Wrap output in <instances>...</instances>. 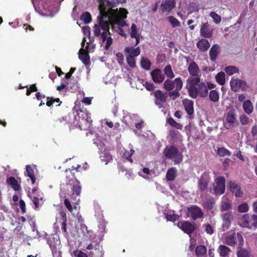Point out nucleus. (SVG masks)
Wrapping results in <instances>:
<instances>
[{"instance_id":"nucleus-29","label":"nucleus","mask_w":257,"mask_h":257,"mask_svg":"<svg viewBox=\"0 0 257 257\" xmlns=\"http://www.w3.org/2000/svg\"><path fill=\"white\" fill-rule=\"evenodd\" d=\"M128 13L127 10L124 8H119L118 10L117 9V13L113 14L112 15V17H110L108 18H119L121 19H125L127 17V14Z\"/></svg>"},{"instance_id":"nucleus-28","label":"nucleus","mask_w":257,"mask_h":257,"mask_svg":"<svg viewBox=\"0 0 257 257\" xmlns=\"http://www.w3.org/2000/svg\"><path fill=\"white\" fill-rule=\"evenodd\" d=\"M217 250L221 257H227L231 252V249L224 245H220Z\"/></svg>"},{"instance_id":"nucleus-19","label":"nucleus","mask_w":257,"mask_h":257,"mask_svg":"<svg viewBox=\"0 0 257 257\" xmlns=\"http://www.w3.org/2000/svg\"><path fill=\"white\" fill-rule=\"evenodd\" d=\"M229 190L234 194L237 197H240L243 195V192L238 184L233 181H229L228 183Z\"/></svg>"},{"instance_id":"nucleus-42","label":"nucleus","mask_w":257,"mask_h":257,"mask_svg":"<svg viewBox=\"0 0 257 257\" xmlns=\"http://www.w3.org/2000/svg\"><path fill=\"white\" fill-rule=\"evenodd\" d=\"M141 65L144 70H149L151 67V62L148 58L143 57L142 58Z\"/></svg>"},{"instance_id":"nucleus-23","label":"nucleus","mask_w":257,"mask_h":257,"mask_svg":"<svg viewBox=\"0 0 257 257\" xmlns=\"http://www.w3.org/2000/svg\"><path fill=\"white\" fill-rule=\"evenodd\" d=\"M233 216L231 212H226L222 216V227L224 229H228L231 225V220Z\"/></svg>"},{"instance_id":"nucleus-41","label":"nucleus","mask_w":257,"mask_h":257,"mask_svg":"<svg viewBox=\"0 0 257 257\" xmlns=\"http://www.w3.org/2000/svg\"><path fill=\"white\" fill-rule=\"evenodd\" d=\"M164 72L166 76L169 79H173L175 77L174 74L170 65H168L165 67L164 68Z\"/></svg>"},{"instance_id":"nucleus-34","label":"nucleus","mask_w":257,"mask_h":257,"mask_svg":"<svg viewBox=\"0 0 257 257\" xmlns=\"http://www.w3.org/2000/svg\"><path fill=\"white\" fill-rule=\"evenodd\" d=\"M243 108L245 112L248 114L251 113L253 111V105L250 100H246L243 103Z\"/></svg>"},{"instance_id":"nucleus-51","label":"nucleus","mask_w":257,"mask_h":257,"mask_svg":"<svg viewBox=\"0 0 257 257\" xmlns=\"http://www.w3.org/2000/svg\"><path fill=\"white\" fill-rule=\"evenodd\" d=\"M231 207V204L228 201H223L221 203L220 211L223 212L230 209Z\"/></svg>"},{"instance_id":"nucleus-40","label":"nucleus","mask_w":257,"mask_h":257,"mask_svg":"<svg viewBox=\"0 0 257 257\" xmlns=\"http://www.w3.org/2000/svg\"><path fill=\"white\" fill-rule=\"evenodd\" d=\"M217 154L222 157L231 156L230 152L224 147L218 148L217 151Z\"/></svg>"},{"instance_id":"nucleus-57","label":"nucleus","mask_w":257,"mask_h":257,"mask_svg":"<svg viewBox=\"0 0 257 257\" xmlns=\"http://www.w3.org/2000/svg\"><path fill=\"white\" fill-rule=\"evenodd\" d=\"M205 231L208 234H212L214 233L213 227L209 224H205Z\"/></svg>"},{"instance_id":"nucleus-13","label":"nucleus","mask_w":257,"mask_h":257,"mask_svg":"<svg viewBox=\"0 0 257 257\" xmlns=\"http://www.w3.org/2000/svg\"><path fill=\"white\" fill-rule=\"evenodd\" d=\"M210 180V178L209 173L204 172L202 174L198 183V188L201 192H203L207 190Z\"/></svg>"},{"instance_id":"nucleus-7","label":"nucleus","mask_w":257,"mask_h":257,"mask_svg":"<svg viewBox=\"0 0 257 257\" xmlns=\"http://www.w3.org/2000/svg\"><path fill=\"white\" fill-rule=\"evenodd\" d=\"M241 221L243 227L248 229H255L257 228V215L246 213L242 215Z\"/></svg>"},{"instance_id":"nucleus-53","label":"nucleus","mask_w":257,"mask_h":257,"mask_svg":"<svg viewBox=\"0 0 257 257\" xmlns=\"http://www.w3.org/2000/svg\"><path fill=\"white\" fill-rule=\"evenodd\" d=\"M72 190L73 194H75L77 196L80 195L81 190V187L78 182L77 184L73 185Z\"/></svg>"},{"instance_id":"nucleus-62","label":"nucleus","mask_w":257,"mask_h":257,"mask_svg":"<svg viewBox=\"0 0 257 257\" xmlns=\"http://www.w3.org/2000/svg\"><path fill=\"white\" fill-rule=\"evenodd\" d=\"M116 60L118 64L121 65L124 60L123 55L122 53H117L116 54Z\"/></svg>"},{"instance_id":"nucleus-1","label":"nucleus","mask_w":257,"mask_h":257,"mask_svg":"<svg viewBox=\"0 0 257 257\" xmlns=\"http://www.w3.org/2000/svg\"><path fill=\"white\" fill-rule=\"evenodd\" d=\"M186 87L189 96L193 98H196L198 96L205 98L208 94L207 87L204 82L201 81L200 77L195 78H189L187 80Z\"/></svg>"},{"instance_id":"nucleus-16","label":"nucleus","mask_w":257,"mask_h":257,"mask_svg":"<svg viewBox=\"0 0 257 257\" xmlns=\"http://www.w3.org/2000/svg\"><path fill=\"white\" fill-rule=\"evenodd\" d=\"M175 0H165L161 4V8L163 12L170 13L175 7Z\"/></svg>"},{"instance_id":"nucleus-45","label":"nucleus","mask_w":257,"mask_h":257,"mask_svg":"<svg viewBox=\"0 0 257 257\" xmlns=\"http://www.w3.org/2000/svg\"><path fill=\"white\" fill-rule=\"evenodd\" d=\"M225 71L227 75H231L234 73H238L239 70L234 66H229L225 68Z\"/></svg>"},{"instance_id":"nucleus-63","label":"nucleus","mask_w":257,"mask_h":257,"mask_svg":"<svg viewBox=\"0 0 257 257\" xmlns=\"http://www.w3.org/2000/svg\"><path fill=\"white\" fill-rule=\"evenodd\" d=\"M113 39L110 36H108L107 39L106 41V44L104 46V49L107 50L110 46L112 45Z\"/></svg>"},{"instance_id":"nucleus-47","label":"nucleus","mask_w":257,"mask_h":257,"mask_svg":"<svg viewBox=\"0 0 257 257\" xmlns=\"http://www.w3.org/2000/svg\"><path fill=\"white\" fill-rule=\"evenodd\" d=\"M168 123L172 127H175L177 129L181 130L182 125L176 122L172 117H170L168 119Z\"/></svg>"},{"instance_id":"nucleus-37","label":"nucleus","mask_w":257,"mask_h":257,"mask_svg":"<svg viewBox=\"0 0 257 257\" xmlns=\"http://www.w3.org/2000/svg\"><path fill=\"white\" fill-rule=\"evenodd\" d=\"M239 79L232 78L230 82L231 90L234 92H237L240 89V85L239 84Z\"/></svg>"},{"instance_id":"nucleus-4","label":"nucleus","mask_w":257,"mask_h":257,"mask_svg":"<svg viewBox=\"0 0 257 257\" xmlns=\"http://www.w3.org/2000/svg\"><path fill=\"white\" fill-rule=\"evenodd\" d=\"M75 119L81 130H86L91 126L92 120L89 114L81 108L77 111Z\"/></svg>"},{"instance_id":"nucleus-55","label":"nucleus","mask_w":257,"mask_h":257,"mask_svg":"<svg viewBox=\"0 0 257 257\" xmlns=\"http://www.w3.org/2000/svg\"><path fill=\"white\" fill-rule=\"evenodd\" d=\"M73 254L75 257H88L86 253L78 249L74 250L73 251Z\"/></svg>"},{"instance_id":"nucleus-36","label":"nucleus","mask_w":257,"mask_h":257,"mask_svg":"<svg viewBox=\"0 0 257 257\" xmlns=\"http://www.w3.org/2000/svg\"><path fill=\"white\" fill-rule=\"evenodd\" d=\"M207 252V249L204 245H198L195 249V254L197 257H203Z\"/></svg>"},{"instance_id":"nucleus-8","label":"nucleus","mask_w":257,"mask_h":257,"mask_svg":"<svg viewBox=\"0 0 257 257\" xmlns=\"http://www.w3.org/2000/svg\"><path fill=\"white\" fill-rule=\"evenodd\" d=\"M86 249L89 250L88 253L90 257H103L102 247L98 242L92 241L87 246Z\"/></svg>"},{"instance_id":"nucleus-30","label":"nucleus","mask_w":257,"mask_h":257,"mask_svg":"<svg viewBox=\"0 0 257 257\" xmlns=\"http://www.w3.org/2000/svg\"><path fill=\"white\" fill-rule=\"evenodd\" d=\"M177 170L175 167L169 169L166 173V179L168 181H174L177 176Z\"/></svg>"},{"instance_id":"nucleus-48","label":"nucleus","mask_w":257,"mask_h":257,"mask_svg":"<svg viewBox=\"0 0 257 257\" xmlns=\"http://www.w3.org/2000/svg\"><path fill=\"white\" fill-rule=\"evenodd\" d=\"M167 19L173 28L180 26V22L174 17L170 16L168 17Z\"/></svg>"},{"instance_id":"nucleus-39","label":"nucleus","mask_w":257,"mask_h":257,"mask_svg":"<svg viewBox=\"0 0 257 257\" xmlns=\"http://www.w3.org/2000/svg\"><path fill=\"white\" fill-rule=\"evenodd\" d=\"M81 54L79 55V58L82 61L85 65H88L90 63V57L88 53L84 51L80 52Z\"/></svg>"},{"instance_id":"nucleus-25","label":"nucleus","mask_w":257,"mask_h":257,"mask_svg":"<svg viewBox=\"0 0 257 257\" xmlns=\"http://www.w3.org/2000/svg\"><path fill=\"white\" fill-rule=\"evenodd\" d=\"M6 183L8 185H10L11 187L16 191H18L21 190V185L16 178L11 176L6 180Z\"/></svg>"},{"instance_id":"nucleus-21","label":"nucleus","mask_w":257,"mask_h":257,"mask_svg":"<svg viewBox=\"0 0 257 257\" xmlns=\"http://www.w3.org/2000/svg\"><path fill=\"white\" fill-rule=\"evenodd\" d=\"M182 104L187 114L191 116L194 114V102L192 100L185 99L182 101Z\"/></svg>"},{"instance_id":"nucleus-33","label":"nucleus","mask_w":257,"mask_h":257,"mask_svg":"<svg viewBox=\"0 0 257 257\" xmlns=\"http://www.w3.org/2000/svg\"><path fill=\"white\" fill-rule=\"evenodd\" d=\"M25 174L31 178L32 183L34 184L36 182V177L34 174V169L31 165H27L26 166Z\"/></svg>"},{"instance_id":"nucleus-46","label":"nucleus","mask_w":257,"mask_h":257,"mask_svg":"<svg viewBox=\"0 0 257 257\" xmlns=\"http://www.w3.org/2000/svg\"><path fill=\"white\" fill-rule=\"evenodd\" d=\"M165 217L167 221L175 222L179 219L180 216L174 213H168L165 214Z\"/></svg>"},{"instance_id":"nucleus-35","label":"nucleus","mask_w":257,"mask_h":257,"mask_svg":"<svg viewBox=\"0 0 257 257\" xmlns=\"http://www.w3.org/2000/svg\"><path fill=\"white\" fill-rule=\"evenodd\" d=\"M236 254L237 257H250V252L249 249L243 247H237Z\"/></svg>"},{"instance_id":"nucleus-54","label":"nucleus","mask_w":257,"mask_h":257,"mask_svg":"<svg viewBox=\"0 0 257 257\" xmlns=\"http://www.w3.org/2000/svg\"><path fill=\"white\" fill-rule=\"evenodd\" d=\"M180 133L178 131L171 130L169 132V136L172 140H176L179 138Z\"/></svg>"},{"instance_id":"nucleus-12","label":"nucleus","mask_w":257,"mask_h":257,"mask_svg":"<svg viewBox=\"0 0 257 257\" xmlns=\"http://www.w3.org/2000/svg\"><path fill=\"white\" fill-rule=\"evenodd\" d=\"M188 216L190 217L193 220L201 218L203 216V212L201 208L197 205H192L188 208Z\"/></svg>"},{"instance_id":"nucleus-5","label":"nucleus","mask_w":257,"mask_h":257,"mask_svg":"<svg viewBox=\"0 0 257 257\" xmlns=\"http://www.w3.org/2000/svg\"><path fill=\"white\" fill-rule=\"evenodd\" d=\"M163 154L168 159H175V164H179L182 161V154L179 153L178 149L174 146H167L164 150Z\"/></svg>"},{"instance_id":"nucleus-44","label":"nucleus","mask_w":257,"mask_h":257,"mask_svg":"<svg viewBox=\"0 0 257 257\" xmlns=\"http://www.w3.org/2000/svg\"><path fill=\"white\" fill-rule=\"evenodd\" d=\"M80 19L85 24H89L92 20L91 16L88 12L83 13L81 15Z\"/></svg>"},{"instance_id":"nucleus-24","label":"nucleus","mask_w":257,"mask_h":257,"mask_svg":"<svg viewBox=\"0 0 257 257\" xmlns=\"http://www.w3.org/2000/svg\"><path fill=\"white\" fill-rule=\"evenodd\" d=\"M220 51V47L217 44L213 45L209 51V57L212 62H215Z\"/></svg>"},{"instance_id":"nucleus-58","label":"nucleus","mask_w":257,"mask_h":257,"mask_svg":"<svg viewBox=\"0 0 257 257\" xmlns=\"http://www.w3.org/2000/svg\"><path fill=\"white\" fill-rule=\"evenodd\" d=\"M239 120L242 125H245L248 123L249 119L247 116L244 114H242L240 115Z\"/></svg>"},{"instance_id":"nucleus-26","label":"nucleus","mask_w":257,"mask_h":257,"mask_svg":"<svg viewBox=\"0 0 257 257\" xmlns=\"http://www.w3.org/2000/svg\"><path fill=\"white\" fill-rule=\"evenodd\" d=\"M197 47L202 52H205L210 47V43L206 39H201L196 44Z\"/></svg>"},{"instance_id":"nucleus-50","label":"nucleus","mask_w":257,"mask_h":257,"mask_svg":"<svg viewBox=\"0 0 257 257\" xmlns=\"http://www.w3.org/2000/svg\"><path fill=\"white\" fill-rule=\"evenodd\" d=\"M249 207L247 203L244 202L240 204L238 207V211L240 213H246L248 212Z\"/></svg>"},{"instance_id":"nucleus-3","label":"nucleus","mask_w":257,"mask_h":257,"mask_svg":"<svg viewBox=\"0 0 257 257\" xmlns=\"http://www.w3.org/2000/svg\"><path fill=\"white\" fill-rule=\"evenodd\" d=\"M98 24L94 26L93 31L94 36L100 37L102 42L104 43L107 39L108 35H110L109 32L110 23L102 19H98Z\"/></svg>"},{"instance_id":"nucleus-64","label":"nucleus","mask_w":257,"mask_h":257,"mask_svg":"<svg viewBox=\"0 0 257 257\" xmlns=\"http://www.w3.org/2000/svg\"><path fill=\"white\" fill-rule=\"evenodd\" d=\"M135 153V151L133 150H131L130 151V153H127L126 152L124 154V155L125 156V158L126 159L130 161L131 163L133 162V160L131 158H132V156L134 154V153Z\"/></svg>"},{"instance_id":"nucleus-38","label":"nucleus","mask_w":257,"mask_h":257,"mask_svg":"<svg viewBox=\"0 0 257 257\" xmlns=\"http://www.w3.org/2000/svg\"><path fill=\"white\" fill-rule=\"evenodd\" d=\"M216 81L220 85H223L225 82V75L224 72H220L215 76Z\"/></svg>"},{"instance_id":"nucleus-15","label":"nucleus","mask_w":257,"mask_h":257,"mask_svg":"<svg viewBox=\"0 0 257 257\" xmlns=\"http://www.w3.org/2000/svg\"><path fill=\"white\" fill-rule=\"evenodd\" d=\"M152 80L155 83H161L165 79V76L160 69H155L151 72Z\"/></svg>"},{"instance_id":"nucleus-18","label":"nucleus","mask_w":257,"mask_h":257,"mask_svg":"<svg viewBox=\"0 0 257 257\" xmlns=\"http://www.w3.org/2000/svg\"><path fill=\"white\" fill-rule=\"evenodd\" d=\"M178 226L182 231L189 235L192 234L195 229V226L188 221H183L181 222L180 226L179 225Z\"/></svg>"},{"instance_id":"nucleus-49","label":"nucleus","mask_w":257,"mask_h":257,"mask_svg":"<svg viewBox=\"0 0 257 257\" xmlns=\"http://www.w3.org/2000/svg\"><path fill=\"white\" fill-rule=\"evenodd\" d=\"M126 60L127 64L131 68H135L136 67V60L135 57L132 56H126Z\"/></svg>"},{"instance_id":"nucleus-6","label":"nucleus","mask_w":257,"mask_h":257,"mask_svg":"<svg viewBox=\"0 0 257 257\" xmlns=\"http://www.w3.org/2000/svg\"><path fill=\"white\" fill-rule=\"evenodd\" d=\"M225 243L229 246H234L237 244V247H243L244 240L240 233H233L228 234L225 238Z\"/></svg>"},{"instance_id":"nucleus-20","label":"nucleus","mask_w":257,"mask_h":257,"mask_svg":"<svg viewBox=\"0 0 257 257\" xmlns=\"http://www.w3.org/2000/svg\"><path fill=\"white\" fill-rule=\"evenodd\" d=\"M201 35L207 38H209L212 36V30L210 28V25L208 23H204L202 25L200 29Z\"/></svg>"},{"instance_id":"nucleus-2","label":"nucleus","mask_w":257,"mask_h":257,"mask_svg":"<svg viewBox=\"0 0 257 257\" xmlns=\"http://www.w3.org/2000/svg\"><path fill=\"white\" fill-rule=\"evenodd\" d=\"M119 3V0H100L99 6V17L102 20L112 17V15L117 12V8L113 9Z\"/></svg>"},{"instance_id":"nucleus-27","label":"nucleus","mask_w":257,"mask_h":257,"mask_svg":"<svg viewBox=\"0 0 257 257\" xmlns=\"http://www.w3.org/2000/svg\"><path fill=\"white\" fill-rule=\"evenodd\" d=\"M130 30V36L131 37V38H134L136 39L135 46H137L139 44L140 39L139 35L138 34L136 25L135 24H133L131 27Z\"/></svg>"},{"instance_id":"nucleus-22","label":"nucleus","mask_w":257,"mask_h":257,"mask_svg":"<svg viewBox=\"0 0 257 257\" xmlns=\"http://www.w3.org/2000/svg\"><path fill=\"white\" fill-rule=\"evenodd\" d=\"M124 53L126 56L136 57L140 54L141 49L139 47L137 48H135L134 47H127L124 49Z\"/></svg>"},{"instance_id":"nucleus-17","label":"nucleus","mask_w":257,"mask_h":257,"mask_svg":"<svg viewBox=\"0 0 257 257\" xmlns=\"http://www.w3.org/2000/svg\"><path fill=\"white\" fill-rule=\"evenodd\" d=\"M188 71L190 75L192 77L190 78H195L197 77H200V75H199L200 73V69L196 64V63L194 61H192L188 67Z\"/></svg>"},{"instance_id":"nucleus-56","label":"nucleus","mask_w":257,"mask_h":257,"mask_svg":"<svg viewBox=\"0 0 257 257\" xmlns=\"http://www.w3.org/2000/svg\"><path fill=\"white\" fill-rule=\"evenodd\" d=\"M38 88L36 86V84H32L29 88H27L26 95L27 96H29L31 94V93L33 92H36Z\"/></svg>"},{"instance_id":"nucleus-9","label":"nucleus","mask_w":257,"mask_h":257,"mask_svg":"<svg viewBox=\"0 0 257 257\" xmlns=\"http://www.w3.org/2000/svg\"><path fill=\"white\" fill-rule=\"evenodd\" d=\"M213 193L217 195L223 194L225 190V180L224 177L219 176L214 180Z\"/></svg>"},{"instance_id":"nucleus-10","label":"nucleus","mask_w":257,"mask_h":257,"mask_svg":"<svg viewBox=\"0 0 257 257\" xmlns=\"http://www.w3.org/2000/svg\"><path fill=\"white\" fill-rule=\"evenodd\" d=\"M153 94L155 97V104L160 108L163 107V104L166 103L167 100V92L164 93L163 91L158 89L154 91Z\"/></svg>"},{"instance_id":"nucleus-31","label":"nucleus","mask_w":257,"mask_h":257,"mask_svg":"<svg viewBox=\"0 0 257 257\" xmlns=\"http://www.w3.org/2000/svg\"><path fill=\"white\" fill-rule=\"evenodd\" d=\"M177 89H175L174 90L168 91L167 93L168 95L169 96L171 99L175 100L180 96L179 91L182 89L180 86H179L178 84H177Z\"/></svg>"},{"instance_id":"nucleus-61","label":"nucleus","mask_w":257,"mask_h":257,"mask_svg":"<svg viewBox=\"0 0 257 257\" xmlns=\"http://www.w3.org/2000/svg\"><path fill=\"white\" fill-rule=\"evenodd\" d=\"M64 204L66 207L68 209L69 211L72 213L73 211V207L71 205V202L67 198L65 199L64 200Z\"/></svg>"},{"instance_id":"nucleus-43","label":"nucleus","mask_w":257,"mask_h":257,"mask_svg":"<svg viewBox=\"0 0 257 257\" xmlns=\"http://www.w3.org/2000/svg\"><path fill=\"white\" fill-rule=\"evenodd\" d=\"M209 98L211 101L216 102L219 100V96L218 92L215 90H212L209 94Z\"/></svg>"},{"instance_id":"nucleus-59","label":"nucleus","mask_w":257,"mask_h":257,"mask_svg":"<svg viewBox=\"0 0 257 257\" xmlns=\"http://www.w3.org/2000/svg\"><path fill=\"white\" fill-rule=\"evenodd\" d=\"M239 84L240 85V89L242 91H245L247 88H248V85L246 83V82L242 80L239 79Z\"/></svg>"},{"instance_id":"nucleus-32","label":"nucleus","mask_w":257,"mask_h":257,"mask_svg":"<svg viewBox=\"0 0 257 257\" xmlns=\"http://www.w3.org/2000/svg\"><path fill=\"white\" fill-rule=\"evenodd\" d=\"M203 203L204 208L210 210L213 209L215 204V200L213 197H210L206 198Z\"/></svg>"},{"instance_id":"nucleus-14","label":"nucleus","mask_w":257,"mask_h":257,"mask_svg":"<svg viewBox=\"0 0 257 257\" xmlns=\"http://www.w3.org/2000/svg\"><path fill=\"white\" fill-rule=\"evenodd\" d=\"M226 121L228 123V126H226L227 129L234 127L237 126L238 122L236 119V114L233 111H229L226 114Z\"/></svg>"},{"instance_id":"nucleus-11","label":"nucleus","mask_w":257,"mask_h":257,"mask_svg":"<svg viewBox=\"0 0 257 257\" xmlns=\"http://www.w3.org/2000/svg\"><path fill=\"white\" fill-rule=\"evenodd\" d=\"M168 79L164 82V88L167 91L174 90L177 89V84H178L181 88L183 87V82L180 78H176L174 80Z\"/></svg>"},{"instance_id":"nucleus-52","label":"nucleus","mask_w":257,"mask_h":257,"mask_svg":"<svg viewBox=\"0 0 257 257\" xmlns=\"http://www.w3.org/2000/svg\"><path fill=\"white\" fill-rule=\"evenodd\" d=\"M209 16L213 19L215 24H219L221 21V17L214 12H211Z\"/></svg>"},{"instance_id":"nucleus-60","label":"nucleus","mask_w":257,"mask_h":257,"mask_svg":"<svg viewBox=\"0 0 257 257\" xmlns=\"http://www.w3.org/2000/svg\"><path fill=\"white\" fill-rule=\"evenodd\" d=\"M144 85L148 91H153L155 88V86L152 82H146Z\"/></svg>"}]
</instances>
